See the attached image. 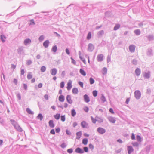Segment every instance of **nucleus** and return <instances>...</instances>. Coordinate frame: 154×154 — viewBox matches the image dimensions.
Returning <instances> with one entry per match:
<instances>
[{
	"mask_svg": "<svg viewBox=\"0 0 154 154\" xmlns=\"http://www.w3.org/2000/svg\"><path fill=\"white\" fill-rule=\"evenodd\" d=\"M134 97L137 100L140 99L141 96V93L139 90H136L134 92Z\"/></svg>",
	"mask_w": 154,
	"mask_h": 154,
	"instance_id": "1",
	"label": "nucleus"
},
{
	"mask_svg": "<svg viewBox=\"0 0 154 154\" xmlns=\"http://www.w3.org/2000/svg\"><path fill=\"white\" fill-rule=\"evenodd\" d=\"M10 122L11 124L14 126V128L17 129L18 127L19 126V125L17 122L13 119L10 120Z\"/></svg>",
	"mask_w": 154,
	"mask_h": 154,
	"instance_id": "2",
	"label": "nucleus"
},
{
	"mask_svg": "<svg viewBox=\"0 0 154 154\" xmlns=\"http://www.w3.org/2000/svg\"><path fill=\"white\" fill-rule=\"evenodd\" d=\"M97 131L100 134H103L106 132V130L101 127H99L97 129Z\"/></svg>",
	"mask_w": 154,
	"mask_h": 154,
	"instance_id": "3",
	"label": "nucleus"
},
{
	"mask_svg": "<svg viewBox=\"0 0 154 154\" xmlns=\"http://www.w3.org/2000/svg\"><path fill=\"white\" fill-rule=\"evenodd\" d=\"M146 54L149 56H151L153 55L152 50L150 48H148L146 52Z\"/></svg>",
	"mask_w": 154,
	"mask_h": 154,
	"instance_id": "4",
	"label": "nucleus"
},
{
	"mask_svg": "<svg viewBox=\"0 0 154 154\" xmlns=\"http://www.w3.org/2000/svg\"><path fill=\"white\" fill-rule=\"evenodd\" d=\"M75 152L76 153L79 154H82L84 153L83 150L80 147L77 148L75 150Z\"/></svg>",
	"mask_w": 154,
	"mask_h": 154,
	"instance_id": "5",
	"label": "nucleus"
},
{
	"mask_svg": "<svg viewBox=\"0 0 154 154\" xmlns=\"http://www.w3.org/2000/svg\"><path fill=\"white\" fill-rule=\"evenodd\" d=\"M103 56L102 54H100L98 55L97 57V60L98 62H101L103 60Z\"/></svg>",
	"mask_w": 154,
	"mask_h": 154,
	"instance_id": "6",
	"label": "nucleus"
},
{
	"mask_svg": "<svg viewBox=\"0 0 154 154\" xmlns=\"http://www.w3.org/2000/svg\"><path fill=\"white\" fill-rule=\"evenodd\" d=\"M57 72V70L56 68H54L51 69L50 70V72L52 75H55Z\"/></svg>",
	"mask_w": 154,
	"mask_h": 154,
	"instance_id": "7",
	"label": "nucleus"
},
{
	"mask_svg": "<svg viewBox=\"0 0 154 154\" xmlns=\"http://www.w3.org/2000/svg\"><path fill=\"white\" fill-rule=\"evenodd\" d=\"M150 76V72L148 71L145 72L143 75V77L145 79H149Z\"/></svg>",
	"mask_w": 154,
	"mask_h": 154,
	"instance_id": "8",
	"label": "nucleus"
},
{
	"mask_svg": "<svg viewBox=\"0 0 154 154\" xmlns=\"http://www.w3.org/2000/svg\"><path fill=\"white\" fill-rule=\"evenodd\" d=\"M94 49V45L91 43H89L88 45V50L89 51L92 52Z\"/></svg>",
	"mask_w": 154,
	"mask_h": 154,
	"instance_id": "9",
	"label": "nucleus"
},
{
	"mask_svg": "<svg viewBox=\"0 0 154 154\" xmlns=\"http://www.w3.org/2000/svg\"><path fill=\"white\" fill-rule=\"evenodd\" d=\"M135 46L134 45H130L129 46L130 51L131 53H134L135 51Z\"/></svg>",
	"mask_w": 154,
	"mask_h": 154,
	"instance_id": "10",
	"label": "nucleus"
},
{
	"mask_svg": "<svg viewBox=\"0 0 154 154\" xmlns=\"http://www.w3.org/2000/svg\"><path fill=\"white\" fill-rule=\"evenodd\" d=\"M17 51L19 54H21L23 53L24 52L23 47V46L19 47L17 49Z\"/></svg>",
	"mask_w": 154,
	"mask_h": 154,
	"instance_id": "11",
	"label": "nucleus"
},
{
	"mask_svg": "<svg viewBox=\"0 0 154 154\" xmlns=\"http://www.w3.org/2000/svg\"><path fill=\"white\" fill-rule=\"evenodd\" d=\"M72 81L71 80H69L67 84V88L68 90H69L71 88L72 85Z\"/></svg>",
	"mask_w": 154,
	"mask_h": 154,
	"instance_id": "12",
	"label": "nucleus"
},
{
	"mask_svg": "<svg viewBox=\"0 0 154 154\" xmlns=\"http://www.w3.org/2000/svg\"><path fill=\"white\" fill-rule=\"evenodd\" d=\"M108 119L111 123H115L116 121V120L115 118L112 116H109L107 117Z\"/></svg>",
	"mask_w": 154,
	"mask_h": 154,
	"instance_id": "13",
	"label": "nucleus"
},
{
	"mask_svg": "<svg viewBox=\"0 0 154 154\" xmlns=\"http://www.w3.org/2000/svg\"><path fill=\"white\" fill-rule=\"evenodd\" d=\"M66 100L67 102L69 104H71L72 103V100H71V96L67 95L66 96Z\"/></svg>",
	"mask_w": 154,
	"mask_h": 154,
	"instance_id": "14",
	"label": "nucleus"
},
{
	"mask_svg": "<svg viewBox=\"0 0 154 154\" xmlns=\"http://www.w3.org/2000/svg\"><path fill=\"white\" fill-rule=\"evenodd\" d=\"M23 42L25 45H27L31 43V40L29 38H27L25 39Z\"/></svg>",
	"mask_w": 154,
	"mask_h": 154,
	"instance_id": "15",
	"label": "nucleus"
},
{
	"mask_svg": "<svg viewBox=\"0 0 154 154\" xmlns=\"http://www.w3.org/2000/svg\"><path fill=\"white\" fill-rule=\"evenodd\" d=\"M128 154H131L134 150L132 147L130 146H128Z\"/></svg>",
	"mask_w": 154,
	"mask_h": 154,
	"instance_id": "16",
	"label": "nucleus"
},
{
	"mask_svg": "<svg viewBox=\"0 0 154 154\" xmlns=\"http://www.w3.org/2000/svg\"><path fill=\"white\" fill-rule=\"evenodd\" d=\"M84 98L85 101L87 103L90 101V98L87 94H85L84 96Z\"/></svg>",
	"mask_w": 154,
	"mask_h": 154,
	"instance_id": "17",
	"label": "nucleus"
},
{
	"mask_svg": "<svg viewBox=\"0 0 154 154\" xmlns=\"http://www.w3.org/2000/svg\"><path fill=\"white\" fill-rule=\"evenodd\" d=\"M49 41L48 40L45 41L43 43V45L45 48H47L49 45Z\"/></svg>",
	"mask_w": 154,
	"mask_h": 154,
	"instance_id": "18",
	"label": "nucleus"
},
{
	"mask_svg": "<svg viewBox=\"0 0 154 154\" xmlns=\"http://www.w3.org/2000/svg\"><path fill=\"white\" fill-rule=\"evenodd\" d=\"M135 73L137 76L140 75L141 73V70L140 69L137 68L135 70Z\"/></svg>",
	"mask_w": 154,
	"mask_h": 154,
	"instance_id": "19",
	"label": "nucleus"
},
{
	"mask_svg": "<svg viewBox=\"0 0 154 154\" xmlns=\"http://www.w3.org/2000/svg\"><path fill=\"white\" fill-rule=\"evenodd\" d=\"M81 126L83 128H87L86 126L88 125V124L85 121H83L81 124Z\"/></svg>",
	"mask_w": 154,
	"mask_h": 154,
	"instance_id": "20",
	"label": "nucleus"
},
{
	"mask_svg": "<svg viewBox=\"0 0 154 154\" xmlns=\"http://www.w3.org/2000/svg\"><path fill=\"white\" fill-rule=\"evenodd\" d=\"M97 121L99 123H101L103 122V119L101 117L98 116H96Z\"/></svg>",
	"mask_w": 154,
	"mask_h": 154,
	"instance_id": "21",
	"label": "nucleus"
},
{
	"mask_svg": "<svg viewBox=\"0 0 154 154\" xmlns=\"http://www.w3.org/2000/svg\"><path fill=\"white\" fill-rule=\"evenodd\" d=\"M49 126L52 128H53L54 127V123L53 120H50L49 122Z\"/></svg>",
	"mask_w": 154,
	"mask_h": 154,
	"instance_id": "22",
	"label": "nucleus"
},
{
	"mask_svg": "<svg viewBox=\"0 0 154 154\" xmlns=\"http://www.w3.org/2000/svg\"><path fill=\"white\" fill-rule=\"evenodd\" d=\"M76 139H79L81 137V136L82 135V132L81 131H79L76 133Z\"/></svg>",
	"mask_w": 154,
	"mask_h": 154,
	"instance_id": "23",
	"label": "nucleus"
},
{
	"mask_svg": "<svg viewBox=\"0 0 154 154\" xmlns=\"http://www.w3.org/2000/svg\"><path fill=\"white\" fill-rule=\"evenodd\" d=\"M59 100L61 102H63L65 100V98L64 96L60 95L59 97Z\"/></svg>",
	"mask_w": 154,
	"mask_h": 154,
	"instance_id": "24",
	"label": "nucleus"
},
{
	"mask_svg": "<svg viewBox=\"0 0 154 154\" xmlns=\"http://www.w3.org/2000/svg\"><path fill=\"white\" fill-rule=\"evenodd\" d=\"M147 38L149 41H152L154 39V36L153 35H149L147 36Z\"/></svg>",
	"mask_w": 154,
	"mask_h": 154,
	"instance_id": "25",
	"label": "nucleus"
},
{
	"mask_svg": "<svg viewBox=\"0 0 154 154\" xmlns=\"http://www.w3.org/2000/svg\"><path fill=\"white\" fill-rule=\"evenodd\" d=\"M120 25L119 24H116L115 26H114L113 30L116 31L120 27Z\"/></svg>",
	"mask_w": 154,
	"mask_h": 154,
	"instance_id": "26",
	"label": "nucleus"
},
{
	"mask_svg": "<svg viewBox=\"0 0 154 154\" xmlns=\"http://www.w3.org/2000/svg\"><path fill=\"white\" fill-rule=\"evenodd\" d=\"M100 99L103 103H104L106 101V100L105 96L103 94L101 95V97Z\"/></svg>",
	"mask_w": 154,
	"mask_h": 154,
	"instance_id": "27",
	"label": "nucleus"
},
{
	"mask_svg": "<svg viewBox=\"0 0 154 154\" xmlns=\"http://www.w3.org/2000/svg\"><path fill=\"white\" fill-rule=\"evenodd\" d=\"M72 92L75 94H77L78 93V90L76 88H74L72 89Z\"/></svg>",
	"mask_w": 154,
	"mask_h": 154,
	"instance_id": "28",
	"label": "nucleus"
},
{
	"mask_svg": "<svg viewBox=\"0 0 154 154\" xmlns=\"http://www.w3.org/2000/svg\"><path fill=\"white\" fill-rule=\"evenodd\" d=\"M134 32L137 35H139L141 33L140 30L139 29L135 30Z\"/></svg>",
	"mask_w": 154,
	"mask_h": 154,
	"instance_id": "29",
	"label": "nucleus"
},
{
	"mask_svg": "<svg viewBox=\"0 0 154 154\" xmlns=\"http://www.w3.org/2000/svg\"><path fill=\"white\" fill-rule=\"evenodd\" d=\"M79 72L80 73L83 75L85 76L86 75V73L85 71L82 69H80Z\"/></svg>",
	"mask_w": 154,
	"mask_h": 154,
	"instance_id": "30",
	"label": "nucleus"
},
{
	"mask_svg": "<svg viewBox=\"0 0 154 154\" xmlns=\"http://www.w3.org/2000/svg\"><path fill=\"white\" fill-rule=\"evenodd\" d=\"M32 78V75L31 72H29L28 73L27 75V78L28 79H30Z\"/></svg>",
	"mask_w": 154,
	"mask_h": 154,
	"instance_id": "31",
	"label": "nucleus"
},
{
	"mask_svg": "<svg viewBox=\"0 0 154 154\" xmlns=\"http://www.w3.org/2000/svg\"><path fill=\"white\" fill-rule=\"evenodd\" d=\"M104 31L103 30H102L99 31L97 33V35L99 36H100L103 35Z\"/></svg>",
	"mask_w": 154,
	"mask_h": 154,
	"instance_id": "32",
	"label": "nucleus"
},
{
	"mask_svg": "<svg viewBox=\"0 0 154 154\" xmlns=\"http://www.w3.org/2000/svg\"><path fill=\"white\" fill-rule=\"evenodd\" d=\"M107 72V69L106 67H104L102 69V74L103 75L106 74Z\"/></svg>",
	"mask_w": 154,
	"mask_h": 154,
	"instance_id": "33",
	"label": "nucleus"
},
{
	"mask_svg": "<svg viewBox=\"0 0 154 154\" xmlns=\"http://www.w3.org/2000/svg\"><path fill=\"white\" fill-rule=\"evenodd\" d=\"M27 112L30 114H33L34 113V112L32 111L30 109L27 108L26 109Z\"/></svg>",
	"mask_w": 154,
	"mask_h": 154,
	"instance_id": "34",
	"label": "nucleus"
},
{
	"mask_svg": "<svg viewBox=\"0 0 154 154\" xmlns=\"http://www.w3.org/2000/svg\"><path fill=\"white\" fill-rule=\"evenodd\" d=\"M54 117L57 120H58L60 117V114L57 113L54 116Z\"/></svg>",
	"mask_w": 154,
	"mask_h": 154,
	"instance_id": "35",
	"label": "nucleus"
},
{
	"mask_svg": "<svg viewBox=\"0 0 154 154\" xmlns=\"http://www.w3.org/2000/svg\"><path fill=\"white\" fill-rule=\"evenodd\" d=\"M88 142V139L87 138H84L82 140V143L84 145H86Z\"/></svg>",
	"mask_w": 154,
	"mask_h": 154,
	"instance_id": "36",
	"label": "nucleus"
},
{
	"mask_svg": "<svg viewBox=\"0 0 154 154\" xmlns=\"http://www.w3.org/2000/svg\"><path fill=\"white\" fill-rule=\"evenodd\" d=\"M71 114L72 116L73 117H74L75 116L76 112L74 109H73L71 110Z\"/></svg>",
	"mask_w": 154,
	"mask_h": 154,
	"instance_id": "37",
	"label": "nucleus"
},
{
	"mask_svg": "<svg viewBox=\"0 0 154 154\" xmlns=\"http://www.w3.org/2000/svg\"><path fill=\"white\" fill-rule=\"evenodd\" d=\"M57 46L54 45L52 47V48L51 49V51L54 52H55L57 51Z\"/></svg>",
	"mask_w": 154,
	"mask_h": 154,
	"instance_id": "38",
	"label": "nucleus"
},
{
	"mask_svg": "<svg viewBox=\"0 0 154 154\" xmlns=\"http://www.w3.org/2000/svg\"><path fill=\"white\" fill-rule=\"evenodd\" d=\"M90 83V84L92 85L94 84L95 82L94 80L91 77L89 78V79Z\"/></svg>",
	"mask_w": 154,
	"mask_h": 154,
	"instance_id": "39",
	"label": "nucleus"
},
{
	"mask_svg": "<svg viewBox=\"0 0 154 154\" xmlns=\"http://www.w3.org/2000/svg\"><path fill=\"white\" fill-rule=\"evenodd\" d=\"M91 37V34L90 32H89L88 33L87 36V40L90 39Z\"/></svg>",
	"mask_w": 154,
	"mask_h": 154,
	"instance_id": "40",
	"label": "nucleus"
},
{
	"mask_svg": "<svg viewBox=\"0 0 154 154\" xmlns=\"http://www.w3.org/2000/svg\"><path fill=\"white\" fill-rule=\"evenodd\" d=\"M29 25H34L35 24V23L34 22L33 19H31L30 20Z\"/></svg>",
	"mask_w": 154,
	"mask_h": 154,
	"instance_id": "41",
	"label": "nucleus"
},
{
	"mask_svg": "<svg viewBox=\"0 0 154 154\" xmlns=\"http://www.w3.org/2000/svg\"><path fill=\"white\" fill-rule=\"evenodd\" d=\"M37 117L38 119H40L41 121L42 120V119L43 118V116L42 114L41 113H39Z\"/></svg>",
	"mask_w": 154,
	"mask_h": 154,
	"instance_id": "42",
	"label": "nucleus"
},
{
	"mask_svg": "<svg viewBox=\"0 0 154 154\" xmlns=\"http://www.w3.org/2000/svg\"><path fill=\"white\" fill-rule=\"evenodd\" d=\"M91 119L92 120V122L94 124H95L96 122L97 121V118H96V117L95 118H94L92 116L91 117Z\"/></svg>",
	"mask_w": 154,
	"mask_h": 154,
	"instance_id": "43",
	"label": "nucleus"
},
{
	"mask_svg": "<svg viewBox=\"0 0 154 154\" xmlns=\"http://www.w3.org/2000/svg\"><path fill=\"white\" fill-rule=\"evenodd\" d=\"M44 36L43 35H42L40 36V37H39V38H38V40H39V41L41 42H42V41H43L44 40Z\"/></svg>",
	"mask_w": 154,
	"mask_h": 154,
	"instance_id": "44",
	"label": "nucleus"
},
{
	"mask_svg": "<svg viewBox=\"0 0 154 154\" xmlns=\"http://www.w3.org/2000/svg\"><path fill=\"white\" fill-rule=\"evenodd\" d=\"M46 69V68L45 66H42L41 68V71L42 72H44L45 71Z\"/></svg>",
	"mask_w": 154,
	"mask_h": 154,
	"instance_id": "45",
	"label": "nucleus"
},
{
	"mask_svg": "<svg viewBox=\"0 0 154 154\" xmlns=\"http://www.w3.org/2000/svg\"><path fill=\"white\" fill-rule=\"evenodd\" d=\"M132 144L134 147H137L139 146V144L137 142L132 143Z\"/></svg>",
	"mask_w": 154,
	"mask_h": 154,
	"instance_id": "46",
	"label": "nucleus"
},
{
	"mask_svg": "<svg viewBox=\"0 0 154 154\" xmlns=\"http://www.w3.org/2000/svg\"><path fill=\"white\" fill-rule=\"evenodd\" d=\"M132 63L134 65H136L137 64V60L135 59H133L132 60Z\"/></svg>",
	"mask_w": 154,
	"mask_h": 154,
	"instance_id": "47",
	"label": "nucleus"
},
{
	"mask_svg": "<svg viewBox=\"0 0 154 154\" xmlns=\"http://www.w3.org/2000/svg\"><path fill=\"white\" fill-rule=\"evenodd\" d=\"M93 94L94 97H96L97 95V91L96 90H94L93 91Z\"/></svg>",
	"mask_w": 154,
	"mask_h": 154,
	"instance_id": "48",
	"label": "nucleus"
},
{
	"mask_svg": "<svg viewBox=\"0 0 154 154\" xmlns=\"http://www.w3.org/2000/svg\"><path fill=\"white\" fill-rule=\"evenodd\" d=\"M61 120L63 122L65 120V115H62L61 116Z\"/></svg>",
	"mask_w": 154,
	"mask_h": 154,
	"instance_id": "49",
	"label": "nucleus"
},
{
	"mask_svg": "<svg viewBox=\"0 0 154 154\" xmlns=\"http://www.w3.org/2000/svg\"><path fill=\"white\" fill-rule=\"evenodd\" d=\"M137 140L139 142L141 141V137L139 135H137L136 136Z\"/></svg>",
	"mask_w": 154,
	"mask_h": 154,
	"instance_id": "50",
	"label": "nucleus"
},
{
	"mask_svg": "<svg viewBox=\"0 0 154 154\" xmlns=\"http://www.w3.org/2000/svg\"><path fill=\"white\" fill-rule=\"evenodd\" d=\"M73 151V150L72 148L69 149H67V152L70 154L72 153Z\"/></svg>",
	"mask_w": 154,
	"mask_h": 154,
	"instance_id": "51",
	"label": "nucleus"
},
{
	"mask_svg": "<svg viewBox=\"0 0 154 154\" xmlns=\"http://www.w3.org/2000/svg\"><path fill=\"white\" fill-rule=\"evenodd\" d=\"M110 61H111V57L110 56L108 55L107 56V62L108 63L110 62Z\"/></svg>",
	"mask_w": 154,
	"mask_h": 154,
	"instance_id": "52",
	"label": "nucleus"
},
{
	"mask_svg": "<svg viewBox=\"0 0 154 154\" xmlns=\"http://www.w3.org/2000/svg\"><path fill=\"white\" fill-rule=\"evenodd\" d=\"M32 63V61L31 60H27L26 62V64L27 65H31Z\"/></svg>",
	"mask_w": 154,
	"mask_h": 154,
	"instance_id": "53",
	"label": "nucleus"
},
{
	"mask_svg": "<svg viewBox=\"0 0 154 154\" xmlns=\"http://www.w3.org/2000/svg\"><path fill=\"white\" fill-rule=\"evenodd\" d=\"M83 109L86 112H88L89 111V108L87 106H85L84 107Z\"/></svg>",
	"mask_w": 154,
	"mask_h": 154,
	"instance_id": "54",
	"label": "nucleus"
},
{
	"mask_svg": "<svg viewBox=\"0 0 154 154\" xmlns=\"http://www.w3.org/2000/svg\"><path fill=\"white\" fill-rule=\"evenodd\" d=\"M66 134L68 135H70L71 134V133L70 131L67 129H66Z\"/></svg>",
	"mask_w": 154,
	"mask_h": 154,
	"instance_id": "55",
	"label": "nucleus"
},
{
	"mask_svg": "<svg viewBox=\"0 0 154 154\" xmlns=\"http://www.w3.org/2000/svg\"><path fill=\"white\" fill-rule=\"evenodd\" d=\"M83 151L84 152H88V147H85L83 148Z\"/></svg>",
	"mask_w": 154,
	"mask_h": 154,
	"instance_id": "56",
	"label": "nucleus"
},
{
	"mask_svg": "<svg viewBox=\"0 0 154 154\" xmlns=\"http://www.w3.org/2000/svg\"><path fill=\"white\" fill-rule=\"evenodd\" d=\"M18 131L20 132H22L23 130L21 127L19 126L16 129Z\"/></svg>",
	"mask_w": 154,
	"mask_h": 154,
	"instance_id": "57",
	"label": "nucleus"
},
{
	"mask_svg": "<svg viewBox=\"0 0 154 154\" xmlns=\"http://www.w3.org/2000/svg\"><path fill=\"white\" fill-rule=\"evenodd\" d=\"M66 146V145L65 143H63L61 145V147L63 148H65Z\"/></svg>",
	"mask_w": 154,
	"mask_h": 154,
	"instance_id": "58",
	"label": "nucleus"
},
{
	"mask_svg": "<svg viewBox=\"0 0 154 154\" xmlns=\"http://www.w3.org/2000/svg\"><path fill=\"white\" fill-rule=\"evenodd\" d=\"M78 84L82 88H83V83L82 82L79 81L78 82Z\"/></svg>",
	"mask_w": 154,
	"mask_h": 154,
	"instance_id": "59",
	"label": "nucleus"
},
{
	"mask_svg": "<svg viewBox=\"0 0 154 154\" xmlns=\"http://www.w3.org/2000/svg\"><path fill=\"white\" fill-rule=\"evenodd\" d=\"M1 37V39L2 40V42H5V40L3 38H5V37L4 36L2 35H0Z\"/></svg>",
	"mask_w": 154,
	"mask_h": 154,
	"instance_id": "60",
	"label": "nucleus"
},
{
	"mask_svg": "<svg viewBox=\"0 0 154 154\" xmlns=\"http://www.w3.org/2000/svg\"><path fill=\"white\" fill-rule=\"evenodd\" d=\"M64 86V82H62L60 83V87L61 88H63Z\"/></svg>",
	"mask_w": 154,
	"mask_h": 154,
	"instance_id": "61",
	"label": "nucleus"
},
{
	"mask_svg": "<svg viewBox=\"0 0 154 154\" xmlns=\"http://www.w3.org/2000/svg\"><path fill=\"white\" fill-rule=\"evenodd\" d=\"M89 147L90 149H91L92 150H93L94 148L93 145L91 144H89Z\"/></svg>",
	"mask_w": 154,
	"mask_h": 154,
	"instance_id": "62",
	"label": "nucleus"
},
{
	"mask_svg": "<svg viewBox=\"0 0 154 154\" xmlns=\"http://www.w3.org/2000/svg\"><path fill=\"white\" fill-rule=\"evenodd\" d=\"M146 151L148 153L150 151V147L149 146H147L146 148Z\"/></svg>",
	"mask_w": 154,
	"mask_h": 154,
	"instance_id": "63",
	"label": "nucleus"
},
{
	"mask_svg": "<svg viewBox=\"0 0 154 154\" xmlns=\"http://www.w3.org/2000/svg\"><path fill=\"white\" fill-rule=\"evenodd\" d=\"M17 97L19 99V100H20L21 99L20 94V93L17 94Z\"/></svg>",
	"mask_w": 154,
	"mask_h": 154,
	"instance_id": "64",
	"label": "nucleus"
}]
</instances>
